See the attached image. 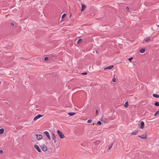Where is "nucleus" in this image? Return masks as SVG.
<instances>
[{
    "instance_id": "nucleus-1",
    "label": "nucleus",
    "mask_w": 159,
    "mask_h": 159,
    "mask_svg": "<svg viewBox=\"0 0 159 159\" xmlns=\"http://www.w3.org/2000/svg\"><path fill=\"white\" fill-rule=\"evenodd\" d=\"M57 132L58 134V135L59 137L61 139H63L65 137V136L63 134V133L61 132L60 130H57Z\"/></svg>"
},
{
    "instance_id": "nucleus-2",
    "label": "nucleus",
    "mask_w": 159,
    "mask_h": 159,
    "mask_svg": "<svg viewBox=\"0 0 159 159\" xmlns=\"http://www.w3.org/2000/svg\"><path fill=\"white\" fill-rule=\"evenodd\" d=\"M52 140L54 141V143H55L57 142V137L55 134L52 133L51 134Z\"/></svg>"
},
{
    "instance_id": "nucleus-3",
    "label": "nucleus",
    "mask_w": 159,
    "mask_h": 159,
    "mask_svg": "<svg viewBox=\"0 0 159 159\" xmlns=\"http://www.w3.org/2000/svg\"><path fill=\"white\" fill-rule=\"evenodd\" d=\"M43 116V115H41V114H38L34 117V121H35L38 119L40 118V117H42Z\"/></svg>"
},
{
    "instance_id": "nucleus-4",
    "label": "nucleus",
    "mask_w": 159,
    "mask_h": 159,
    "mask_svg": "<svg viewBox=\"0 0 159 159\" xmlns=\"http://www.w3.org/2000/svg\"><path fill=\"white\" fill-rule=\"evenodd\" d=\"M43 133L47 136L49 140L51 139V137L48 132L45 131L43 132Z\"/></svg>"
},
{
    "instance_id": "nucleus-5",
    "label": "nucleus",
    "mask_w": 159,
    "mask_h": 159,
    "mask_svg": "<svg viewBox=\"0 0 159 159\" xmlns=\"http://www.w3.org/2000/svg\"><path fill=\"white\" fill-rule=\"evenodd\" d=\"M36 139L38 140H40L42 138V136L41 134H36Z\"/></svg>"
},
{
    "instance_id": "nucleus-6",
    "label": "nucleus",
    "mask_w": 159,
    "mask_h": 159,
    "mask_svg": "<svg viewBox=\"0 0 159 159\" xmlns=\"http://www.w3.org/2000/svg\"><path fill=\"white\" fill-rule=\"evenodd\" d=\"M147 135L146 134H145L144 135H143L142 136H139V137L140 138L143 139H146L147 138Z\"/></svg>"
},
{
    "instance_id": "nucleus-7",
    "label": "nucleus",
    "mask_w": 159,
    "mask_h": 159,
    "mask_svg": "<svg viewBox=\"0 0 159 159\" xmlns=\"http://www.w3.org/2000/svg\"><path fill=\"white\" fill-rule=\"evenodd\" d=\"M34 147L38 152H41V150L39 148L38 145H35L34 146Z\"/></svg>"
},
{
    "instance_id": "nucleus-8",
    "label": "nucleus",
    "mask_w": 159,
    "mask_h": 159,
    "mask_svg": "<svg viewBox=\"0 0 159 159\" xmlns=\"http://www.w3.org/2000/svg\"><path fill=\"white\" fill-rule=\"evenodd\" d=\"M113 65L110 66H107V67H105L104 68V70H106L107 69H111L113 68Z\"/></svg>"
},
{
    "instance_id": "nucleus-9",
    "label": "nucleus",
    "mask_w": 159,
    "mask_h": 159,
    "mask_svg": "<svg viewBox=\"0 0 159 159\" xmlns=\"http://www.w3.org/2000/svg\"><path fill=\"white\" fill-rule=\"evenodd\" d=\"M113 78L112 80L113 81V82H115L116 81V78H117V76L116 75L114 74L113 75Z\"/></svg>"
},
{
    "instance_id": "nucleus-10",
    "label": "nucleus",
    "mask_w": 159,
    "mask_h": 159,
    "mask_svg": "<svg viewBox=\"0 0 159 159\" xmlns=\"http://www.w3.org/2000/svg\"><path fill=\"white\" fill-rule=\"evenodd\" d=\"M140 124L141 125V126L140 127L141 129H143L144 128V123L143 121H141L140 123Z\"/></svg>"
},
{
    "instance_id": "nucleus-11",
    "label": "nucleus",
    "mask_w": 159,
    "mask_h": 159,
    "mask_svg": "<svg viewBox=\"0 0 159 159\" xmlns=\"http://www.w3.org/2000/svg\"><path fill=\"white\" fill-rule=\"evenodd\" d=\"M44 152L46 151L47 150V148L46 146H43L42 148Z\"/></svg>"
},
{
    "instance_id": "nucleus-12",
    "label": "nucleus",
    "mask_w": 159,
    "mask_h": 159,
    "mask_svg": "<svg viewBox=\"0 0 159 159\" xmlns=\"http://www.w3.org/2000/svg\"><path fill=\"white\" fill-rule=\"evenodd\" d=\"M4 129L3 128L0 129V134H2L4 133Z\"/></svg>"
},
{
    "instance_id": "nucleus-13",
    "label": "nucleus",
    "mask_w": 159,
    "mask_h": 159,
    "mask_svg": "<svg viewBox=\"0 0 159 159\" xmlns=\"http://www.w3.org/2000/svg\"><path fill=\"white\" fill-rule=\"evenodd\" d=\"M85 7L86 6L85 5H84L83 4H82V9L81 10V11H83L84 10V8H85Z\"/></svg>"
},
{
    "instance_id": "nucleus-14",
    "label": "nucleus",
    "mask_w": 159,
    "mask_h": 159,
    "mask_svg": "<svg viewBox=\"0 0 159 159\" xmlns=\"http://www.w3.org/2000/svg\"><path fill=\"white\" fill-rule=\"evenodd\" d=\"M138 133V131H134V132H132L131 133V134L132 135H135L137 134Z\"/></svg>"
},
{
    "instance_id": "nucleus-15",
    "label": "nucleus",
    "mask_w": 159,
    "mask_h": 159,
    "mask_svg": "<svg viewBox=\"0 0 159 159\" xmlns=\"http://www.w3.org/2000/svg\"><path fill=\"white\" fill-rule=\"evenodd\" d=\"M82 42V39H80L78 40L77 41V43L78 44H80V43H81Z\"/></svg>"
},
{
    "instance_id": "nucleus-16",
    "label": "nucleus",
    "mask_w": 159,
    "mask_h": 159,
    "mask_svg": "<svg viewBox=\"0 0 159 159\" xmlns=\"http://www.w3.org/2000/svg\"><path fill=\"white\" fill-rule=\"evenodd\" d=\"M153 96L154 97H155L156 98H157L159 97V95L156 94H154L153 95Z\"/></svg>"
},
{
    "instance_id": "nucleus-17",
    "label": "nucleus",
    "mask_w": 159,
    "mask_h": 159,
    "mask_svg": "<svg viewBox=\"0 0 159 159\" xmlns=\"http://www.w3.org/2000/svg\"><path fill=\"white\" fill-rule=\"evenodd\" d=\"M75 114V112H69L68 113V114L70 116H72L74 115Z\"/></svg>"
},
{
    "instance_id": "nucleus-18",
    "label": "nucleus",
    "mask_w": 159,
    "mask_h": 159,
    "mask_svg": "<svg viewBox=\"0 0 159 159\" xmlns=\"http://www.w3.org/2000/svg\"><path fill=\"white\" fill-rule=\"evenodd\" d=\"M145 52V49L144 48H142L140 51V52L141 53H144Z\"/></svg>"
},
{
    "instance_id": "nucleus-19",
    "label": "nucleus",
    "mask_w": 159,
    "mask_h": 159,
    "mask_svg": "<svg viewBox=\"0 0 159 159\" xmlns=\"http://www.w3.org/2000/svg\"><path fill=\"white\" fill-rule=\"evenodd\" d=\"M128 106V102H125V104H124V106L125 107H127Z\"/></svg>"
},
{
    "instance_id": "nucleus-20",
    "label": "nucleus",
    "mask_w": 159,
    "mask_h": 159,
    "mask_svg": "<svg viewBox=\"0 0 159 159\" xmlns=\"http://www.w3.org/2000/svg\"><path fill=\"white\" fill-rule=\"evenodd\" d=\"M159 114V109L155 113L154 115V116H155Z\"/></svg>"
},
{
    "instance_id": "nucleus-21",
    "label": "nucleus",
    "mask_w": 159,
    "mask_h": 159,
    "mask_svg": "<svg viewBox=\"0 0 159 159\" xmlns=\"http://www.w3.org/2000/svg\"><path fill=\"white\" fill-rule=\"evenodd\" d=\"M150 39V38L149 37H148L146 39L144 40L146 42H148Z\"/></svg>"
},
{
    "instance_id": "nucleus-22",
    "label": "nucleus",
    "mask_w": 159,
    "mask_h": 159,
    "mask_svg": "<svg viewBox=\"0 0 159 159\" xmlns=\"http://www.w3.org/2000/svg\"><path fill=\"white\" fill-rule=\"evenodd\" d=\"M154 104L155 106H159V102H155L154 103Z\"/></svg>"
},
{
    "instance_id": "nucleus-23",
    "label": "nucleus",
    "mask_w": 159,
    "mask_h": 159,
    "mask_svg": "<svg viewBox=\"0 0 159 159\" xmlns=\"http://www.w3.org/2000/svg\"><path fill=\"white\" fill-rule=\"evenodd\" d=\"M65 16H66V14H64L62 15L61 20H62V19H63V18H64V17Z\"/></svg>"
},
{
    "instance_id": "nucleus-24",
    "label": "nucleus",
    "mask_w": 159,
    "mask_h": 159,
    "mask_svg": "<svg viewBox=\"0 0 159 159\" xmlns=\"http://www.w3.org/2000/svg\"><path fill=\"white\" fill-rule=\"evenodd\" d=\"M48 59V58L47 57H45L44 58V60L45 61H47Z\"/></svg>"
},
{
    "instance_id": "nucleus-25",
    "label": "nucleus",
    "mask_w": 159,
    "mask_h": 159,
    "mask_svg": "<svg viewBox=\"0 0 159 159\" xmlns=\"http://www.w3.org/2000/svg\"><path fill=\"white\" fill-rule=\"evenodd\" d=\"M92 122V120L90 119L88 120L87 121L88 123H90Z\"/></svg>"
},
{
    "instance_id": "nucleus-26",
    "label": "nucleus",
    "mask_w": 159,
    "mask_h": 159,
    "mask_svg": "<svg viewBox=\"0 0 159 159\" xmlns=\"http://www.w3.org/2000/svg\"><path fill=\"white\" fill-rule=\"evenodd\" d=\"M97 124L100 125L101 124V122L100 121H99L97 122Z\"/></svg>"
},
{
    "instance_id": "nucleus-27",
    "label": "nucleus",
    "mask_w": 159,
    "mask_h": 159,
    "mask_svg": "<svg viewBox=\"0 0 159 159\" xmlns=\"http://www.w3.org/2000/svg\"><path fill=\"white\" fill-rule=\"evenodd\" d=\"M133 59V57L129 58L128 59L129 60V61L130 62H131L132 60Z\"/></svg>"
},
{
    "instance_id": "nucleus-28",
    "label": "nucleus",
    "mask_w": 159,
    "mask_h": 159,
    "mask_svg": "<svg viewBox=\"0 0 159 159\" xmlns=\"http://www.w3.org/2000/svg\"><path fill=\"white\" fill-rule=\"evenodd\" d=\"M83 75H86L87 73V72H84L81 73Z\"/></svg>"
},
{
    "instance_id": "nucleus-29",
    "label": "nucleus",
    "mask_w": 159,
    "mask_h": 159,
    "mask_svg": "<svg viewBox=\"0 0 159 159\" xmlns=\"http://www.w3.org/2000/svg\"><path fill=\"white\" fill-rule=\"evenodd\" d=\"M3 152V151L2 150H0V153L1 154Z\"/></svg>"
},
{
    "instance_id": "nucleus-30",
    "label": "nucleus",
    "mask_w": 159,
    "mask_h": 159,
    "mask_svg": "<svg viewBox=\"0 0 159 159\" xmlns=\"http://www.w3.org/2000/svg\"><path fill=\"white\" fill-rule=\"evenodd\" d=\"M112 147V145H111L110 146H109V148H108V149L109 150Z\"/></svg>"
},
{
    "instance_id": "nucleus-31",
    "label": "nucleus",
    "mask_w": 159,
    "mask_h": 159,
    "mask_svg": "<svg viewBox=\"0 0 159 159\" xmlns=\"http://www.w3.org/2000/svg\"><path fill=\"white\" fill-rule=\"evenodd\" d=\"M126 10H127V11H129V7H126Z\"/></svg>"
},
{
    "instance_id": "nucleus-32",
    "label": "nucleus",
    "mask_w": 159,
    "mask_h": 159,
    "mask_svg": "<svg viewBox=\"0 0 159 159\" xmlns=\"http://www.w3.org/2000/svg\"><path fill=\"white\" fill-rule=\"evenodd\" d=\"M96 143H97V144H99L100 143V141H97L96 142Z\"/></svg>"
},
{
    "instance_id": "nucleus-33",
    "label": "nucleus",
    "mask_w": 159,
    "mask_h": 159,
    "mask_svg": "<svg viewBox=\"0 0 159 159\" xmlns=\"http://www.w3.org/2000/svg\"><path fill=\"white\" fill-rule=\"evenodd\" d=\"M95 112V114L97 115L98 113V110H96Z\"/></svg>"
},
{
    "instance_id": "nucleus-34",
    "label": "nucleus",
    "mask_w": 159,
    "mask_h": 159,
    "mask_svg": "<svg viewBox=\"0 0 159 159\" xmlns=\"http://www.w3.org/2000/svg\"><path fill=\"white\" fill-rule=\"evenodd\" d=\"M11 25H14V23H11Z\"/></svg>"
},
{
    "instance_id": "nucleus-35",
    "label": "nucleus",
    "mask_w": 159,
    "mask_h": 159,
    "mask_svg": "<svg viewBox=\"0 0 159 159\" xmlns=\"http://www.w3.org/2000/svg\"><path fill=\"white\" fill-rule=\"evenodd\" d=\"M96 53H98V51H96Z\"/></svg>"
},
{
    "instance_id": "nucleus-36",
    "label": "nucleus",
    "mask_w": 159,
    "mask_h": 159,
    "mask_svg": "<svg viewBox=\"0 0 159 159\" xmlns=\"http://www.w3.org/2000/svg\"><path fill=\"white\" fill-rule=\"evenodd\" d=\"M71 15H70V17H71Z\"/></svg>"
},
{
    "instance_id": "nucleus-37",
    "label": "nucleus",
    "mask_w": 159,
    "mask_h": 159,
    "mask_svg": "<svg viewBox=\"0 0 159 159\" xmlns=\"http://www.w3.org/2000/svg\"><path fill=\"white\" fill-rule=\"evenodd\" d=\"M157 26L158 27H159V25H157Z\"/></svg>"
}]
</instances>
